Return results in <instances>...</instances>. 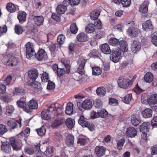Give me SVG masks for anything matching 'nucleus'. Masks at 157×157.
Returning a JSON list of instances; mask_svg holds the SVG:
<instances>
[{"label":"nucleus","mask_w":157,"mask_h":157,"mask_svg":"<svg viewBox=\"0 0 157 157\" xmlns=\"http://www.w3.org/2000/svg\"><path fill=\"white\" fill-rule=\"evenodd\" d=\"M25 46L26 49V56L28 59H30L33 56H35L38 61H41L43 59L46 54L45 51L44 49L42 48L40 49L36 53L33 44L28 42L26 44Z\"/></svg>","instance_id":"obj_1"},{"label":"nucleus","mask_w":157,"mask_h":157,"mask_svg":"<svg viewBox=\"0 0 157 157\" xmlns=\"http://www.w3.org/2000/svg\"><path fill=\"white\" fill-rule=\"evenodd\" d=\"M3 63L7 66H13L16 65L19 62L18 59L10 55H5L2 59Z\"/></svg>","instance_id":"obj_2"},{"label":"nucleus","mask_w":157,"mask_h":157,"mask_svg":"<svg viewBox=\"0 0 157 157\" xmlns=\"http://www.w3.org/2000/svg\"><path fill=\"white\" fill-rule=\"evenodd\" d=\"M78 123L81 125L82 127L87 128L90 131H94L95 128L94 125L91 122H88L87 119L85 118L83 116H80L78 121Z\"/></svg>","instance_id":"obj_3"},{"label":"nucleus","mask_w":157,"mask_h":157,"mask_svg":"<svg viewBox=\"0 0 157 157\" xmlns=\"http://www.w3.org/2000/svg\"><path fill=\"white\" fill-rule=\"evenodd\" d=\"M65 68H57V75L59 77L63 75L65 73H69L70 72V62L68 61H64L62 62Z\"/></svg>","instance_id":"obj_4"},{"label":"nucleus","mask_w":157,"mask_h":157,"mask_svg":"<svg viewBox=\"0 0 157 157\" xmlns=\"http://www.w3.org/2000/svg\"><path fill=\"white\" fill-rule=\"evenodd\" d=\"M121 53V51L119 48L113 50L110 53V59L115 63L118 62L120 60Z\"/></svg>","instance_id":"obj_5"},{"label":"nucleus","mask_w":157,"mask_h":157,"mask_svg":"<svg viewBox=\"0 0 157 157\" xmlns=\"http://www.w3.org/2000/svg\"><path fill=\"white\" fill-rule=\"evenodd\" d=\"M21 119L16 121L10 120L7 122V124L12 129H14L18 127L20 128L21 126Z\"/></svg>","instance_id":"obj_6"},{"label":"nucleus","mask_w":157,"mask_h":157,"mask_svg":"<svg viewBox=\"0 0 157 157\" xmlns=\"http://www.w3.org/2000/svg\"><path fill=\"white\" fill-rule=\"evenodd\" d=\"M10 143L14 150L18 151L21 149V146L19 141L15 140L14 138H10Z\"/></svg>","instance_id":"obj_7"},{"label":"nucleus","mask_w":157,"mask_h":157,"mask_svg":"<svg viewBox=\"0 0 157 157\" xmlns=\"http://www.w3.org/2000/svg\"><path fill=\"white\" fill-rule=\"evenodd\" d=\"M140 30L134 27H129L127 30V33L129 36L132 37L137 36L140 33Z\"/></svg>","instance_id":"obj_8"},{"label":"nucleus","mask_w":157,"mask_h":157,"mask_svg":"<svg viewBox=\"0 0 157 157\" xmlns=\"http://www.w3.org/2000/svg\"><path fill=\"white\" fill-rule=\"evenodd\" d=\"M38 107V105L35 100L32 99L27 104V109L29 110L27 111V113L31 112V110L37 109Z\"/></svg>","instance_id":"obj_9"},{"label":"nucleus","mask_w":157,"mask_h":157,"mask_svg":"<svg viewBox=\"0 0 157 157\" xmlns=\"http://www.w3.org/2000/svg\"><path fill=\"white\" fill-rule=\"evenodd\" d=\"M107 149L102 146H96L95 148V152L97 155L98 157H101L105 155Z\"/></svg>","instance_id":"obj_10"},{"label":"nucleus","mask_w":157,"mask_h":157,"mask_svg":"<svg viewBox=\"0 0 157 157\" xmlns=\"http://www.w3.org/2000/svg\"><path fill=\"white\" fill-rule=\"evenodd\" d=\"M141 47V46L140 43L134 40L132 44L131 49L134 53H137L140 50Z\"/></svg>","instance_id":"obj_11"},{"label":"nucleus","mask_w":157,"mask_h":157,"mask_svg":"<svg viewBox=\"0 0 157 157\" xmlns=\"http://www.w3.org/2000/svg\"><path fill=\"white\" fill-rule=\"evenodd\" d=\"M82 108L85 110L90 109L93 106L92 101L90 99H86L82 104Z\"/></svg>","instance_id":"obj_12"},{"label":"nucleus","mask_w":157,"mask_h":157,"mask_svg":"<svg viewBox=\"0 0 157 157\" xmlns=\"http://www.w3.org/2000/svg\"><path fill=\"white\" fill-rule=\"evenodd\" d=\"M30 84V86L34 88L35 91L37 92L38 94H40L41 92L42 88L40 83L36 81H33Z\"/></svg>","instance_id":"obj_13"},{"label":"nucleus","mask_w":157,"mask_h":157,"mask_svg":"<svg viewBox=\"0 0 157 157\" xmlns=\"http://www.w3.org/2000/svg\"><path fill=\"white\" fill-rule=\"evenodd\" d=\"M17 17L19 23L22 24L26 21V13L24 11H19L18 13Z\"/></svg>","instance_id":"obj_14"},{"label":"nucleus","mask_w":157,"mask_h":157,"mask_svg":"<svg viewBox=\"0 0 157 157\" xmlns=\"http://www.w3.org/2000/svg\"><path fill=\"white\" fill-rule=\"evenodd\" d=\"M33 20L35 24L38 26L43 25L44 17L42 16H34Z\"/></svg>","instance_id":"obj_15"},{"label":"nucleus","mask_w":157,"mask_h":157,"mask_svg":"<svg viewBox=\"0 0 157 157\" xmlns=\"http://www.w3.org/2000/svg\"><path fill=\"white\" fill-rule=\"evenodd\" d=\"M126 134L128 136L133 137L137 135V132L134 128L131 127L127 129Z\"/></svg>","instance_id":"obj_16"},{"label":"nucleus","mask_w":157,"mask_h":157,"mask_svg":"<svg viewBox=\"0 0 157 157\" xmlns=\"http://www.w3.org/2000/svg\"><path fill=\"white\" fill-rule=\"evenodd\" d=\"M16 103L18 106L23 109L27 113L28 111V109H27V104L26 102L24 101L21 100V98L16 102Z\"/></svg>","instance_id":"obj_17"},{"label":"nucleus","mask_w":157,"mask_h":157,"mask_svg":"<svg viewBox=\"0 0 157 157\" xmlns=\"http://www.w3.org/2000/svg\"><path fill=\"white\" fill-rule=\"evenodd\" d=\"M147 102L149 105H155L157 103V94L151 95L147 99Z\"/></svg>","instance_id":"obj_18"},{"label":"nucleus","mask_w":157,"mask_h":157,"mask_svg":"<svg viewBox=\"0 0 157 157\" xmlns=\"http://www.w3.org/2000/svg\"><path fill=\"white\" fill-rule=\"evenodd\" d=\"M129 82L123 78H120L118 80V84L121 88L126 89L129 85Z\"/></svg>","instance_id":"obj_19"},{"label":"nucleus","mask_w":157,"mask_h":157,"mask_svg":"<svg viewBox=\"0 0 157 157\" xmlns=\"http://www.w3.org/2000/svg\"><path fill=\"white\" fill-rule=\"evenodd\" d=\"M86 62V60L85 59H83L81 61V62L78 67V73L82 75L85 74L84 66Z\"/></svg>","instance_id":"obj_20"},{"label":"nucleus","mask_w":157,"mask_h":157,"mask_svg":"<svg viewBox=\"0 0 157 157\" xmlns=\"http://www.w3.org/2000/svg\"><path fill=\"white\" fill-rule=\"evenodd\" d=\"M76 39L78 42H82L87 41L88 40V37L85 33H81L77 35Z\"/></svg>","instance_id":"obj_21"},{"label":"nucleus","mask_w":157,"mask_h":157,"mask_svg":"<svg viewBox=\"0 0 157 157\" xmlns=\"http://www.w3.org/2000/svg\"><path fill=\"white\" fill-rule=\"evenodd\" d=\"M80 0H65L63 4L66 6L70 5L72 6L78 5L80 2Z\"/></svg>","instance_id":"obj_22"},{"label":"nucleus","mask_w":157,"mask_h":157,"mask_svg":"<svg viewBox=\"0 0 157 157\" xmlns=\"http://www.w3.org/2000/svg\"><path fill=\"white\" fill-rule=\"evenodd\" d=\"M101 49L104 54H108L110 53L111 50L109 45L107 43H105L101 45Z\"/></svg>","instance_id":"obj_23"},{"label":"nucleus","mask_w":157,"mask_h":157,"mask_svg":"<svg viewBox=\"0 0 157 157\" xmlns=\"http://www.w3.org/2000/svg\"><path fill=\"white\" fill-rule=\"evenodd\" d=\"M38 74V71L36 70L31 71L28 72V76L33 81H35L37 78Z\"/></svg>","instance_id":"obj_24"},{"label":"nucleus","mask_w":157,"mask_h":157,"mask_svg":"<svg viewBox=\"0 0 157 157\" xmlns=\"http://www.w3.org/2000/svg\"><path fill=\"white\" fill-rule=\"evenodd\" d=\"M74 136L71 134L67 135L66 138V143L68 147L72 146L74 143Z\"/></svg>","instance_id":"obj_25"},{"label":"nucleus","mask_w":157,"mask_h":157,"mask_svg":"<svg viewBox=\"0 0 157 157\" xmlns=\"http://www.w3.org/2000/svg\"><path fill=\"white\" fill-rule=\"evenodd\" d=\"M120 50L123 52H127L128 49V47L127 43L124 40H122L120 41Z\"/></svg>","instance_id":"obj_26"},{"label":"nucleus","mask_w":157,"mask_h":157,"mask_svg":"<svg viewBox=\"0 0 157 157\" xmlns=\"http://www.w3.org/2000/svg\"><path fill=\"white\" fill-rule=\"evenodd\" d=\"M96 94L99 96H104L106 93V90L105 88L103 86L98 87L96 90Z\"/></svg>","instance_id":"obj_27"},{"label":"nucleus","mask_w":157,"mask_h":157,"mask_svg":"<svg viewBox=\"0 0 157 157\" xmlns=\"http://www.w3.org/2000/svg\"><path fill=\"white\" fill-rule=\"evenodd\" d=\"M152 112L149 109H146L142 112V115L144 118H149L151 117Z\"/></svg>","instance_id":"obj_28"},{"label":"nucleus","mask_w":157,"mask_h":157,"mask_svg":"<svg viewBox=\"0 0 157 157\" xmlns=\"http://www.w3.org/2000/svg\"><path fill=\"white\" fill-rule=\"evenodd\" d=\"M63 4L58 5L56 8L57 12L59 14L64 13L67 10L66 5Z\"/></svg>","instance_id":"obj_29"},{"label":"nucleus","mask_w":157,"mask_h":157,"mask_svg":"<svg viewBox=\"0 0 157 157\" xmlns=\"http://www.w3.org/2000/svg\"><path fill=\"white\" fill-rule=\"evenodd\" d=\"M143 29L147 31L148 29H152L153 26L150 20L147 21L145 23L143 24Z\"/></svg>","instance_id":"obj_30"},{"label":"nucleus","mask_w":157,"mask_h":157,"mask_svg":"<svg viewBox=\"0 0 157 157\" xmlns=\"http://www.w3.org/2000/svg\"><path fill=\"white\" fill-rule=\"evenodd\" d=\"M150 123L148 122H144L140 125V128L141 132L149 131V126Z\"/></svg>","instance_id":"obj_31"},{"label":"nucleus","mask_w":157,"mask_h":157,"mask_svg":"<svg viewBox=\"0 0 157 157\" xmlns=\"http://www.w3.org/2000/svg\"><path fill=\"white\" fill-rule=\"evenodd\" d=\"M95 29V25L93 24H89L85 27L86 32L89 33H93Z\"/></svg>","instance_id":"obj_32"},{"label":"nucleus","mask_w":157,"mask_h":157,"mask_svg":"<svg viewBox=\"0 0 157 157\" xmlns=\"http://www.w3.org/2000/svg\"><path fill=\"white\" fill-rule=\"evenodd\" d=\"M73 104L71 103H69L67 104V106L66 108V113L68 115H71L72 113Z\"/></svg>","instance_id":"obj_33"},{"label":"nucleus","mask_w":157,"mask_h":157,"mask_svg":"<svg viewBox=\"0 0 157 157\" xmlns=\"http://www.w3.org/2000/svg\"><path fill=\"white\" fill-rule=\"evenodd\" d=\"M14 95H23L25 94L24 90L21 87H15L13 91Z\"/></svg>","instance_id":"obj_34"},{"label":"nucleus","mask_w":157,"mask_h":157,"mask_svg":"<svg viewBox=\"0 0 157 157\" xmlns=\"http://www.w3.org/2000/svg\"><path fill=\"white\" fill-rule=\"evenodd\" d=\"M2 150L6 153H9L11 151L10 145L7 143H4L1 146Z\"/></svg>","instance_id":"obj_35"},{"label":"nucleus","mask_w":157,"mask_h":157,"mask_svg":"<svg viewBox=\"0 0 157 157\" xmlns=\"http://www.w3.org/2000/svg\"><path fill=\"white\" fill-rule=\"evenodd\" d=\"M8 11L10 13H13L16 11V7L15 5L12 3H8L6 6Z\"/></svg>","instance_id":"obj_36"},{"label":"nucleus","mask_w":157,"mask_h":157,"mask_svg":"<svg viewBox=\"0 0 157 157\" xmlns=\"http://www.w3.org/2000/svg\"><path fill=\"white\" fill-rule=\"evenodd\" d=\"M153 79V75L150 73H147L144 76V80L146 82H152Z\"/></svg>","instance_id":"obj_37"},{"label":"nucleus","mask_w":157,"mask_h":157,"mask_svg":"<svg viewBox=\"0 0 157 157\" xmlns=\"http://www.w3.org/2000/svg\"><path fill=\"white\" fill-rule=\"evenodd\" d=\"M66 124L68 128L71 129L74 127L75 122L71 118H68L66 120Z\"/></svg>","instance_id":"obj_38"},{"label":"nucleus","mask_w":157,"mask_h":157,"mask_svg":"<svg viewBox=\"0 0 157 157\" xmlns=\"http://www.w3.org/2000/svg\"><path fill=\"white\" fill-rule=\"evenodd\" d=\"M120 42L118 40L115 38H111L109 42V44L115 46H117L119 44Z\"/></svg>","instance_id":"obj_39"},{"label":"nucleus","mask_w":157,"mask_h":157,"mask_svg":"<svg viewBox=\"0 0 157 157\" xmlns=\"http://www.w3.org/2000/svg\"><path fill=\"white\" fill-rule=\"evenodd\" d=\"M54 151V148L51 146L48 147L45 151L44 154L47 156H50L52 155Z\"/></svg>","instance_id":"obj_40"},{"label":"nucleus","mask_w":157,"mask_h":157,"mask_svg":"<svg viewBox=\"0 0 157 157\" xmlns=\"http://www.w3.org/2000/svg\"><path fill=\"white\" fill-rule=\"evenodd\" d=\"M47 110L44 109L42 111L41 113V117L44 120H48L50 118V113Z\"/></svg>","instance_id":"obj_41"},{"label":"nucleus","mask_w":157,"mask_h":157,"mask_svg":"<svg viewBox=\"0 0 157 157\" xmlns=\"http://www.w3.org/2000/svg\"><path fill=\"white\" fill-rule=\"evenodd\" d=\"M38 134L40 136H43L45 135L46 128L44 126H42L40 128L36 129Z\"/></svg>","instance_id":"obj_42"},{"label":"nucleus","mask_w":157,"mask_h":157,"mask_svg":"<svg viewBox=\"0 0 157 157\" xmlns=\"http://www.w3.org/2000/svg\"><path fill=\"white\" fill-rule=\"evenodd\" d=\"M5 114L7 115H10L14 111V109L11 105L6 106L5 107Z\"/></svg>","instance_id":"obj_43"},{"label":"nucleus","mask_w":157,"mask_h":157,"mask_svg":"<svg viewBox=\"0 0 157 157\" xmlns=\"http://www.w3.org/2000/svg\"><path fill=\"white\" fill-rule=\"evenodd\" d=\"M99 117L105 118L106 117L108 114L107 112L105 110L102 109L98 111Z\"/></svg>","instance_id":"obj_44"},{"label":"nucleus","mask_w":157,"mask_h":157,"mask_svg":"<svg viewBox=\"0 0 157 157\" xmlns=\"http://www.w3.org/2000/svg\"><path fill=\"white\" fill-rule=\"evenodd\" d=\"M92 73L94 75H98L101 74L102 72V70L99 67H92Z\"/></svg>","instance_id":"obj_45"},{"label":"nucleus","mask_w":157,"mask_h":157,"mask_svg":"<svg viewBox=\"0 0 157 157\" xmlns=\"http://www.w3.org/2000/svg\"><path fill=\"white\" fill-rule=\"evenodd\" d=\"M99 15L100 13L99 11H94L90 14V16L91 19L93 20H95L98 19Z\"/></svg>","instance_id":"obj_46"},{"label":"nucleus","mask_w":157,"mask_h":157,"mask_svg":"<svg viewBox=\"0 0 157 157\" xmlns=\"http://www.w3.org/2000/svg\"><path fill=\"white\" fill-rule=\"evenodd\" d=\"M43 73H40V75H41V77L42 81L43 82H47L49 81L48 74L43 71Z\"/></svg>","instance_id":"obj_47"},{"label":"nucleus","mask_w":157,"mask_h":157,"mask_svg":"<svg viewBox=\"0 0 157 157\" xmlns=\"http://www.w3.org/2000/svg\"><path fill=\"white\" fill-rule=\"evenodd\" d=\"M139 10L142 13H146L148 11V6L146 4H142L140 6Z\"/></svg>","instance_id":"obj_48"},{"label":"nucleus","mask_w":157,"mask_h":157,"mask_svg":"<svg viewBox=\"0 0 157 157\" xmlns=\"http://www.w3.org/2000/svg\"><path fill=\"white\" fill-rule=\"evenodd\" d=\"M132 98V95L131 94H126L122 99V101L124 103L128 104Z\"/></svg>","instance_id":"obj_49"},{"label":"nucleus","mask_w":157,"mask_h":157,"mask_svg":"<svg viewBox=\"0 0 157 157\" xmlns=\"http://www.w3.org/2000/svg\"><path fill=\"white\" fill-rule=\"evenodd\" d=\"M14 30L15 33L18 35L21 34L23 32V28L19 25H15Z\"/></svg>","instance_id":"obj_50"},{"label":"nucleus","mask_w":157,"mask_h":157,"mask_svg":"<svg viewBox=\"0 0 157 157\" xmlns=\"http://www.w3.org/2000/svg\"><path fill=\"white\" fill-rule=\"evenodd\" d=\"M70 30L71 32L73 34H76L78 30V28L75 23H73L71 25Z\"/></svg>","instance_id":"obj_51"},{"label":"nucleus","mask_w":157,"mask_h":157,"mask_svg":"<svg viewBox=\"0 0 157 157\" xmlns=\"http://www.w3.org/2000/svg\"><path fill=\"white\" fill-rule=\"evenodd\" d=\"M125 142L124 140L121 139L117 141V147L119 150H121Z\"/></svg>","instance_id":"obj_52"},{"label":"nucleus","mask_w":157,"mask_h":157,"mask_svg":"<svg viewBox=\"0 0 157 157\" xmlns=\"http://www.w3.org/2000/svg\"><path fill=\"white\" fill-rule=\"evenodd\" d=\"M30 132V128H27L18 134V136L19 137H20L21 136H27L29 134Z\"/></svg>","instance_id":"obj_53"},{"label":"nucleus","mask_w":157,"mask_h":157,"mask_svg":"<svg viewBox=\"0 0 157 157\" xmlns=\"http://www.w3.org/2000/svg\"><path fill=\"white\" fill-rule=\"evenodd\" d=\"M56 104L53 103L50 105H48V109H46L48 110L47 111L50 113H51L53 111L56 110Z\"/></svg>","instance_id":"obj_54"},{"label":"nucleus","mask_w":157,"mask_h":157,"mask_svg":"<svg viewBox=\"0 0 157 157\" xmlns=\"http://www.w3.org/2000/svg\"><path fill=\"white\" fill-rule=\"evenodd\" d=\"M131 122L132 124L135 126L138 125L141 122L140 120L136 118L135 117H132L131 118Z\"/></svg>","instance_id":"obj_55"},{"label":"nucleus","mask_w":157,"mask_h":157,"mask_svg":"<svg viewBox=\"0 0 157 157\" xmlns=\"http://www.w3.org/2000/svg\"><path fill=\"white\" fill-rule=\"evenodd\" d=\"M103 34L104 33L103 32L98 31L96 33L94 34V38L96 39H100L103 37Z\"/></svg>","instance_id":"obj_56"},{"label":"nucleus","mask_w":157,"mask_h":157,"mask_svg":"<svg viewBox=\"0 0 157 157\" xmlns=\"http://www.w3.org/2000/svg\"><path fill=\"white\" fill-rule=\"evenodd\" d=\"M65 36L63 35H59L57 37V41L60 45L63 44L64 41Z\"/></svg>","instance_id":"obj_57"},{"label":"nucleus","mask_w":157,"mask_h":157,"mask_svg":"<svg viewBox=\"0 0 157 157\" xmlns=\"http://www.w3.org/2000/svg\"><path fill=\"white\" fill-rule=\"evenodd\" d=\"M131 4V0H122L121 2V5L124 7H129Z\"/></svg>","instance_id":"obj_58"},{"label":"nucleus","mask_w":157,"mask_h":157,"mask_svg":"<svg viewBox=\"0 0 157 157\" xmlns=\"http://www.w3.org/2000/svg\"><path fill=\"white\" fill-rule=\"evenodd\" d=\"M7 131L6 127L2 124H0V135H3Z\"/></svg>","instance_id":"obj_59"},{"label":"nucleus","mask_w":157,"mask_h":157,"mask_svg":"<svg viewBox=\"0 0 157 157\" xmlns=\"http://www.w3.org/2000/svg\"><path fill=\"white\" fill-rule=\"evenodd\" d=\"M94 105L97 108H100L102 106V102L100 100H97L94 102Z\"/></svg>","instance_id":"obj_60"},{"label":"nucleus","mask_w":157,"mask_h":157,"mask_svg":"<svg viewBox=\"0 0 157 157\" xmlns=\"http://www.w3.org/2000/svg\"><path fill=\"white\" fill-rule=\"evenodd\" d=\"M55 120L57 121L58 124H59L60 125L64 123L65 121V119L63 116H60V117H58Z\"/></svg>","instance_id":"obj_61"},{"label":"nucleus","mask_w":157,"mask_h":157,"mask_svg":"<svg viewBox=\"0 0 157 157\" xmlns=\"http://www.w3.org/2000/svg\"><path fill=\"white\" fill-rule=\"evenodd\" d=\"M156 34H157L156 33H154L153 36L152 37L151 42L153 44L157 46V35Z\"/></svg>","instance_id":"obj_62"},{"label":"nucleus","mask_w":157,"mask_h":157,"mask_svg":"<svg viewBox=\"0 0 157 157\" xmlns=\"http://www.w3.org/2000/svg\"><path fill=\"white\" fill-rule=\"evenodd\" d=\"M87 142V140L86 139L80 138L78 141L77 143L80 145H84Z\"/></svg>","instance_id":"obj_63"},{"label":"nucleus","mask_w":157,"mask_h":157,"mask_svg":"<svg viewBox=\"0 0 157 157\" xmlns=\"http://www.w3.org/2000/svg\"><path fill=\"white\" fill-rule=\"evenodd\" d=\"M12 77L10 75H9L7 77L6 79L4 81V83L6 85H9L10 84L11 81L12 80Z\"/></svg>","instance_id":"obj_64"}]
</instances>
